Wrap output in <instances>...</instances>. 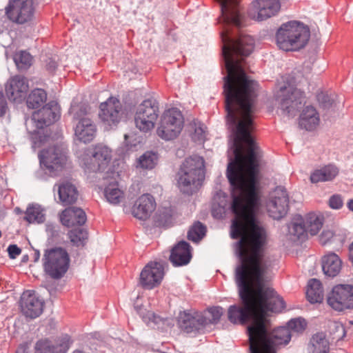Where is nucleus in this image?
I'll list each match as a JSON object with an SVG mask.
<instances>
[{
	"label": "nucleus",
	"instance_id": "obj_8",
	"mask_svg": "<svg viewBox=\"0 0 353 353\" xmlns=\"http://www.w3.org/2000/svg\"><path fill=\"white\" fill-rule=\"evenodd\" d=\"M183 126V118L177 108H171L163 115L157 132L159 137L165 140H172L181 132Z\"/></svg>",
	"mask_w": 353,
	"mask_h": 353
},
{
	"label": "nucleus",
	"instance_id": "obj_20",
	"mask_svg": "<svg viewBox=\"0 0 353 353\" xmlns=\"http://www.w3.org/2000/svg\"><path fill=\"white\" fill-rule=\"evenodd\" d=\"M29 90L28 79L21 75H15L8 79L6 85V92L10 101L16 103L23 101Z\"/></svg>",
	"mask_w": 353,
	"mask_h": 353
},
{
	"label": "nucleus",
	"instance_id": "obj_49",
	"mask_svg": "<svg viewBox=\"0 0 353 353\" xmlns=\"http://www.w3.org/2000/svg\"><path fill=\"white\" fill-rule=\"evenodd\" d=\"M319 102L321 104V105L324 108H327L332 106L334 101L331 99L330 97L327 94H320L317 97Z\"/></svg>",
	"mask_w": 353,
	"mask_h": 353
},
{
	"label": "nucleus",
	"instance_id": "obj_43",
	"mask_svg": "<svg viewBox=\"0 0 353 353\" xmlns=\"http://www.w3.org/2000/svg\"><path fill=\"white\" fill-rule=\"evenodd\" d=\"M70 241L77 246L83 245L88 239V232L83 229L72 230L68 233Z\"/></svg>",
	"mask_w": 353,
	"mask_h": 353
},
{
	"label": "nucleus",
	"instance_id": "obj_46",
	"mask_svg": "<svg viewBox=\"0 0 353 353\" xmlns=\"http://www.w3.org/2000/svg\"><path fill=\"white\" fill-rule=\"evenodd\" d=\"M343 205L342 196L339 194H334L329 199V206L335 210L341 209Z\"/></svg>",
	"mask_w": 353,
	"mask_h": 353
},
{
	"label": "nucleus",
	"instance_id": "obj_58",
	"mask_svg": "<svg viewBox=\"0 0 353 353\" xmlns=\"http://www.w3.org/2000/svg\"><path fill=\"white\" fill-rule=\"evenodd\" d=\"M341 243H343V242L344 241V239H343V238H342V239H341Z\"/></svg>",
	"mask_w": 353,
	"mask_h": 353
},
{
	"label": "nucleus",
	"instance_id": "obj_3",
	"mask_svg": "<svg viewBox=\"0 0 353 353\" xmlns=\"http://www.w3.org/2000/svg\"><path fill=\"white\" fill-rule=\"evenodd\" d=\"M205 178V161L203 157L192 155L187 157L177 173V185L181 192L192 194L201 185Z\"/></svg>",
	"mask_w": 353,
	"mask_h": 353
},
{
	"label": "nucleus",
	"instance_id": "obj_39",
	"mask_svg": "<svg viewBox=\"0 0 353 353\" xmlns=\"http://www.w3.org/2000/svg\"><path fill=\"white\" fill-rule=\"evenodd\" d=\"M158 156L152 152H145L138 159L137 165L143 169H152L157 163Z\"/></svg>",
	"mask_w": 353,
	"mask_h": 353
},
{
	"label": "nucleus",
	"instance_id": "obj_1",
	"mask_svg": "<svg viewBox=\"0 0 353 353\" xmlns=\"http://www.w3.org/2000/svg\"><path fill=\"white\" fill-rule=\"evenodd\" d=\"M231 185V211L234 217L231 236L240 238L241 263L236 268V281L243 306L231 305L228 312L229 321L248 327L251 353L265 345V315L268 312H280L285 307L283 299L271 288L265 286L272 267L271 258L265 253L266 231L256 219L261 203L258 180L229 181Z\"/></svg>",
	"mask_w": 353,
	"mask_h": 353
},
{
	"label": "nucleus",
	"instance_id": "obj_30",
	"mask_svg": "<svg viewBox=\"0 0 353 353\" xmlns=\"http://www.w3.org/2000/svg\"><path fill=\"white\" fill-rule=\"evenodd\" d=\"M341 268L342 261L336 254L331 252L322 258V269L325 275L334 277L340 272Z\"/></svg>",
	"mask_w": 353,
	"mask_h": 353
},
{
	"label": "nucleus",
	"instance_id": "obj_35",
	"mask_svg": "<svg viewBox=\"0 0 353 353\" xmlns=\"http://www.w3.org/2000/svg\"><path fill=\"white\" fill-rule=\"evenodd\" d=\"M303 221L307 232L311 235H315L323 226V216L321 214L310 212L305 216Z\"/></svg>",
	"mask_w": 353,
	"mask_h": 353
},
{
	"label": "nucleus",
	"instance_id": "obj_55",
	"mask_svg": "<svg viewBox=\"0 0 353 353\" xmlns=\"http://www.w3.org/2000/svg\"><path fill=\"white\" fill-rule=\"evenodd\" d=\"M147 316L149 320H152L153 321H155L156 316L153 312H148Z\"/></svg>",
	"mask_w": 353,
	"mask_h": 353
},
{
	"label": "nucleus",
	"instance_id": "obj_33",
	"mask_svg": "<svg viewBox=\"0 0 353 353\" xmlns=\"http://www.w3.org/2000/svg\"><path fill=\"white\" fill-rule=\"evenodd\" d=\"M329 342L323 333L314 335L307 347L308 353H328Z\"/></svg>",
	"mask_w": 353,
	"mask_h": 353
},
{
	"label": "nucleus",
	"instance_id": "obj_23",
	"mask_svg": "<svg viewBox=\"0 0 353 353\" xmlns=\"http://www.w3.org/2000/svg\"><path fill=\"white\" fill-rule=\"evenodd\" d=\"M59 117V112L57 105L49 103L41 109L33 112L31 122L35 124L37 129H42L45 126L53 123Z\"/></svg>",
	"mask_w": 353,
	"mask_h": 353
},
{
	"label": "nucleus",
	"instance_id": "obj_45",
	"mask_svg": "<svg viewBox=\"0 0 353 353\" xmlns=\"http://www.w3.org/2000/svg\"><path fill=\"white\" fill-rule=\"evenodd\" d=\"M210 318L207 319L208 323H216L220 319L223 314V308L221 307H214L209 310Z\"/></svg>",
	"mask_w": 353,
	"mask_h": 353
},
{
	"label": "nucleus",
	"instance_id": "obj_51",
	"mask_svg": "<svg viewBox=\"0 0 353 353\" xmlns=\"http://www.w3.org/2000/svg\"><path fill=\"white\" fill-rule=\"evenodd\" d=\"M334 327L336 332H339L336 336L338 339H343L345 336V330L343 324L336 322L334 323Z\"/></svg>",
	"mask_w": 353,
	"mask_h": 353
},
{
	"label": "nucleus",
	"instance_id": "obj_48",
	"mask_svg": "<svg viewBox=\"0 0 353 353\" xmlns=\"http://www.w3.org/2000/svg\"><path fill=\"white\" fill-rule=\"evenodd\" d=\"M205 127L203 125H199V126L196 127L194 130V132L192 136V139L195 141H203L205 140Z\"/></svg>",
	"mask_w": 353,
	"mask_h": 353
},
{
	"label": "nucleus",
	"instance_id": "obj_16",
	"mask_svg": "<svg viewBox=\"0 0 353 353\" xmlns=\"http://www.w3.org/2000/svg\"><path fill=\"white\" fill-rule=\"evenodd\" d=\"M8 17L18 23H24L32 20L34 9L32 0H12L6 8Z\"/></svg>",
	"mask_w": 353,
	"mask_h": 353
},
{
	"label": "nucleus",
	"instance_id": "obj_18",
	"mask_svg": "<svg viewBox=\"0 0 353 353\" xmlns=\"http://www.w3.org/2000/svg\"><path fill=\"white\" fill-rule=\"evenodd\" d=\"M164 276V268L158 262H150L140 274V285L145 289L151 290L159 285Z\"/></svg>",
	"mask_w": 353,
	"mask_h": 353
},
{
	"label": "nucleus",
	"instance_id": "obj_9",
	"mask_svg": "<svg viewBox=\"0 0 353 353\" xmlns=\"http://www.w3.org/2000/svg\"><path fill=\"white\" fill-rule=\"evenodd\" d=\"M159 116V107L153 99L144 100L137 108L134 121L137 128L147 132L154 128Z\"/></svg>",
	"mask_w": 353,
	"mask_h": 353
},
{
	"label": "nucleus",
	"instance_id": "obj_15",
	"mask_svg": "<svg viewBox=\"0 0 353 353\" xmlns=\"http://www.w3.org/2000/svg\"><path fill=\"white\" fill-rule=\"evenodd\" d=\"M280 8L278 0H255L252 3L248 14L250 19L261 21L274 16Z\"/></svg>",
	"mask_w": 353,
	"mask_h": 353
},
{
	"label": "nucleus",
	"instance_id": "obj_40",
	"mask_svg": "<svg viewBox=\"0 0 353 353\" xmlns=\"http://www.w3.org/2000/svg\"><path fill=\"white\" fill-rule=\"evenodd\" d=\"M14 61L19 70H27L32 63V57L26 51H20L14 55Z\"/></svg>",
	"mask_w": 353,
	"mask_h": 353
},
{
	"label": "nucleus",
	"instance_id": "obj_31",
	"mask_svg": "<svg viewBox=\"0 0 353 353\" xmlns=\"http://www.w3.org/2000/svg\"><path fill=\"white\" fill-rule=\"evenodd\" d=\"M338 174V168L330 164L314 171L310 175V181L312 183L330 181L335 179Z\"/></svg>",
	"mask_w": 353,
	"mask_h": 353
},
{
	"label": "nucleus",
	"instance_id": "obj_42",
	"mask_svg": "<svg viewBox=\"0 0 353 353\" xmlns=\"http://www.w3.org/2000/svg\"><path fill=\"white\" fill-rule=\"evenodd\" d=\"M205 226L198 221L190 229L188 233V238L192 241L198 242L205 236Z\"/></svg>",
	"mask_w": 353,
	"mask_h": 353
},
{
	"label": "nucleus",
	"instance_id": "obj_32",
	"mask_svg": "<svg viewBox=\"0 0 353 353\" xmlns=\"http://www.w3.org/2000/svg\"><path fill=\"white\" fill-rule=\"evenodd\" d=\"M306 296L312 303L323 301L324 297L323 289L321 283L319 280L312 279L308 281Z\"/></svg>",
	"mask_w": 353,
	"mask_h": 353
},
{
	"label": "nucleus",
	"instance_id": "obj_14",
	"mask_svg": "<svg viewBox=\"0 0 353 353\" xmlns=\"http://www.w3.org/2000/svg\"><path fill=\"white\" fill-rule=\"evenodd\" d=\"M270 324L269 320L267 319V314L265 315V345H260V351L261 352H265L266 349H269L272 353H276L275 347L288 344L292 337L291 331L286 327H281L274 330V331L269 334L268 332V326Z\"/></svg>",
	"mask_w": 353,
	"mask_h": 353
},
{
	"label": "nucleus",
	"instance_id": "obj_11",
	"mask_svg": "<svg viewBox=\"0 0 353 353\" xmlns=\"http://www.w3.org/2000/svg\"><path fill=\"white\" fill-rule=\"evenodd\" d=\"M122 116V105L116 97H110L99 105V117L105 126H116L120 122Z\"/></svg>",
	"mask_w": 353,
	"mask_h": 353
},
{
	"label": "nucleus",
	"instance_id": "obj_13",
	"mask_svg": "<svg viewBox=\"0 0 353 353\" xmlns=\"http://www.w3.org/2000/svg\"><path fill=\"white\" fill-rule=\"evenodd\" d=\"M88 159H83L86 168L93 172L100 171L107 167L112 159V150L106 145L97 144L89 153Z\"/></svg>",
	"mask_w": 353,
	"mask_h": 353
},
{
	"label": "nucleus",
	"instance_id": "obj_53",
	"mask_svg": "<svg viewBox=\"0 0 353 353\" xmlns=\"http://www.w3.org/2000/svg\"><path fill=\"white\" fill-rule=\"evenodd\" d=\"M57 63L54 60L50 59L47 62L46 69L48 71H49V72L53 73L57 69Z\"/></svg>",
	"mask_w": 353,
	"mask_h": 353
},
{
	"label": "nucleus",
	"instance_id": "obj_10",
	"mask_svg": "<svg viewBox=\"0 0 353 353\" xmlns=\"http://www.w3.org/2000/svg\"><path fill=\"white\" fill-rule=\"evenodd\" d=\"M327 303L339 312L353 309V285L339 284L334 286L327 294Z\"/></svg>",
	"mask_w": 353,
	"mask_h": 353
},
{
	"label": "nucleus",
	"instance_id": "obj_27",
	"mask_svg": "<svg viewBox=\"0 0 353 353\" xmlns=\"http://www.w3.org/2000/svg\"><path fill=\"white\" fill-rule=\"evenodd\" d=\"M61 223L66 227H72L76 225H83L86 221L85 212L79 208H68L62 211L60 214Z\"/></svg>",
	"mask_w": 353,
	"mask_h": 353
},
{
	"label": "nucleus",
	"instance_id": "obj_41",
	"mask_svg": "<svg viewBox=\"0 0 353 353\" xmlns=\"http://www.w3.org/2000/svg\"><path fill=\"white\" fill-rule=\"evenodd\" d=\"M290 233L294 236V239L303 240L306 238L308 233L303 220H297L292 223L290 228Z\"/></svg>",
	"mask_w": 353,
	"mask_h": 353
},
{
	"label": "nucleus",
	"instance_id": "obj_22",
	"mask_svg": "<svg viewBox=\"0 0 353 353\" xmlns=\"http://www.w3.org/2000/svg\"><path fill=\"white\" fill-rule=\"evenodd\" d=\"M72 341L68 335L58 338L54 342L47 339L39 340L34 345V353H65Z\"/></svg>",
	"mask_w": 353,
	"mask_h": 353
},
{
	"label": "nucleus",
	"instance_id": "obj_5",
	"mask_svg": "<svg viewBox=\"0 0 353 353\" xmlns=\"http://www.w3.org/2000/svg\"><path fill=\"white\" fill-rule=\"evenodd\" d=\"M70 113L76 122L74 134L77 138L83 143L92 141L97 134V126L91 117L89 106L81 103L72 104Z\"/></svg>",
	"mask_w": 353,
	"mask_h": 353
},
{
	"label": "nucleus",
	"instance_id": "obj_19",
	"mask_svg": "<svg viewBox=\"0 0 353 353\" xmlns=\"http://www.w3.org/2000/svg\"><path fill=\"white\" fill-rule=\"evenodd\" d=\"M288 203L286 191L281 188L275 189L266 205L269 215L274 219L283 217L287 214Z\"/></svg>",
	"mask_w": 353,
	"mask_h": 353
},
{
	"label": "nucleus",
	"instance_id": "obj_50",
	"mask_svg": "<svg viewBox=\"0 0 353 353\" xmlns=\"http://www.w3.org/2000/svg\"><path fill=\"white\" fill-rule=\"evenodd\" d=\"M8 252L10 257L14 259L21 254V250L17 245H10L8 248Z\"/></svg>",
	"mask_w": 353,
	"mask_h": 353
},
{
	"label": "nucleus",
	"instance_id": "obj_36",
	"mask_svg": "<svg viewBox=\"0 0 353 353\" xmlns=\"http://www.w3.org/2000/svg\"><path fill=\"white\" fill-rule=\"evenodd\" d=\"M104 193L107 201L114 205L119 204L124 199V193L119 188L117 183L108 185L105 188Z\"/></svg>",
	"mask_w": 353,
	"mask_h": 353
},
{
	"label": "nucleus",
	"instance_id": "obj_52",
	"mask_svg": "<svg viewBox=\"0 0 353 353\" xmlns=\"http://www.w3.org/2000/svg\"><path fill=\"white\" fill-rule=\"evenodd\" d=\"M6 108L7 102L6 97H4L3 92L0 91V116H2L6 113Z\"/></svg>",
	"mask_w": 353,
	"mask_h": 353
},
{
	"label": "nucleus",
	"instance_id": "obj_56",
	"mask_svg": "<svg viewBox=\"0 0 353 353\" xmlns=\"http://www.w3.org/2000/svg\"><path fill=\"white\" fill-rule=\"evenodd\" d=\"M347 208L353 212V199H350L347 203Z\"/></svg>",
	"mask_w": 353,
	"mask_h": 353
},
{
	"label": "nucleus",
	"instance_id": "obj_26",
	"mask_svg": "<svg viewBox=\"0 0 353 353\" xmlns=\"http://www.w3.org/2000/svg\"><path fill=\"white\" fill-rule=\"evenodd\" d=\"M57 187L60 202L63 205L74 203L79 197V191L75 185L68 181H64L55 185Z\"/></svg>",
	"mask_w": 353,
	"mask_h": 353
},
{
	"label": "nucleus",
	"instance_id": "obj_57",
	"mask_svg": "<svg viewBox=\"0 0 353 353\" xmlns=\"http://www.w3.org/2000/svg\"><path fill=\"white\" fill-rule=\"evenodd\" d=\"M143 319H144V321H145V322L148 323V322L147 321V320H146V317H143Z\"/></svg>",
	"mask_w": 353,
	"mask_h": 353
},
{
	"label": "nucleus",
	"instance_id": "obj_28",
	"mask_svg": "<svg viewBox=\"0 0 353 353\" xmlns=\"http://www.w3.org/2000/svg\"><path fill=\"white\" fill-rule=\"evenodd\" d=\"M191 258L190 246L185 241H181L175 245L170 256V260L174 266L187 265Z\"/></svg>",
	"mask_w": 353,
	"mask_h": 353
},
{
	"label": "nucleus",
	"instance_id": "obj_44",
	"mask_svg": "<svg viewBox=\"0 0 353 353\" xmlns=\"http://www.w3.org/2000/svg\"><path fill=\"white\" fill-rule=\"evenodd\" d=\"M306 327V322L301 318L292 319L288 322V327L290 330H293L296 332H302Z\"/></svg>",
	"mask_w": 353,
	"mask_h": 353
},
{
	"label": "nucleus",
	"instance_id": "obj_59",
	"mask_svg": "<svg viewBox=\"0 0 353 353\" xmlns=\"http://www.w3.org/2000/svg\"><path fill=\"white\" fill-rule=\"evenodd\" d=\"M351 323H352V324H353V321H352V322H351Z\"/></svg>",
	"mask_w": 353,
	"mask_h": 353
},
{
	"label": "nucleus",
	"instance_id": "obj_25",
	"mask_svg": "<svg viewBox=\"0 0 353 353\" xmlns=\"http://www.w3.org/2000/svg\"><path fill=\"white\" fill-rule=\"evenodd\" d=\"M178 324L181 330L187 333L199 332L208 324L207 319L201 314L192 316L187 312L179 313Z\"/></svg>",
	"mask_w": 353,
	"mask_h": 353
},
{
	"label": "nucleus",
	"instance_id": "obj_47",
	"mask_svg": "<svg viewBox=\"0 0 353 353\" xmlns=\"http://www.w3.org/2000/svg\"><path fill=\"white\" fill-rule=\"evenodd\" d=\"M336 237V234L332 230H324L320 235V243L325 245L331 241H334Z\"/></svg>",
	"mask_w": 353,
	"mask_h": 353
},
{
	"label": "nucleus",
	"instance_id": "obj_54",
	"mask_svg": "<svg viewBox=\"0 0 353 353\" xmlns=\"http://www.w3.org/2000/svg\"><path fill=\"white\" fill-rule=\"evenodd\" d=\"M349 258L353 264V242L350 245L349 247Z\"/></svg>",
	"mask_w": 353,
	"mask_h": 353
},
{
	"label": "nucleus",
	"instance_id": "obj_12",
	"mask_svg": "<svg viewBox=\"0 0 353 353\" xmlns=\"http://www.w3.org/2000/svg\"><path fill=\"white\" fill-rule=\"evenodd\" d=\"M41 165H43L50 173L61 170L67 162V156L63 148L50 146L43 150L39 154Z\"/></svg>",
	"mask_w": 353,
	"mask_h": 353
},
{
	"label": "nucleus",
	"instance_id": "obj_7",
	"mask_svg": "<svg viewBox=\"0 0 353 353\" xmlns=\"http://www.w3.org/2000/svg\"><path fill=\"white\" fill-rule=\"evenodd\" d=\"M276 100L283 113L293 117L305 103L303 92L292 85L280 87L276 95Z\"/></svg>",
	"mask_w": 353,
	"mask_h": 353
},
{
	"label": "nucleus",
	"instance_id": "obj_29",
	"mask_svg": "<svg viewBox=\"0 0 353 353\" xmlns=\"http://www.w3.org/2000/svg\"><path fill=\"white\" fill-rule=\"evenodd\" d=\"M320 118L316 110L311 105L306 106L299 117V124L306 130H313L319 124Z\"/></svg>",
	"mask_w": 353,
	"mask_h": 353
},
{
	"label": "nucleus",
	"instance_id": "obj_21",
	"mask_svg": "<svg viewBox=\"0 0 353 353\" xmlns=\"http://www.w3.org/2000/svg\"><path fill=\"white\" fill-rule=\"evenodd\" d=\"M21 307L25 316L35 319L43 312V301L35 291L26 290L23 292L21 297Z\"/></svg>",
	"mask_w": 353,
	"mask_h": 353
},
{
	"label": "nucleus",
	"instance_id": "obj_38",
	"mask_svg": "<svg viewBox=\"0 0 353 353\" xmlns=\"http://www.w3.org/2000/svg\"><path fill=\"white\" fill-rule=\"evenodd\" d=\"M47 99V94L43 89H34L27 99V105L30 108H37L43 105Z\"/></svg>",
	"mask_w": 353,
	"mask_h": 353
},
{
	"label": "nucleus",
	"instance_id": "obj_2",
	"mask_svg": "<svg viewBox=\"0 0 353 353\" xmlns=\"http://www.w3.org/2000/svg\"><path fill=\"white\" fill-rule=\"evenodd\" d=\"M221 36L228 72L223 86L227 118L232 124H236L234 159L228 163L227 177L232 181L258 180L259 148L251 136L254 129L253 98L258 83L249 79L243 66L244 59L254 50V40L244 34L232 39L227 27Z\"/></svg>",
	"mask_w": 353,
	"mask_h": 353
},
{
	"label": "nucleus",
	"instance_id": "obj_37",
	"mask_svg": "<svg viewBox=\"0 0 353 353\" xmlns=\"http://www.w3.org/2000/svg\"><path fill=\"white\" fill-rule=\"evenodd\" d=\"M28 222L41 223L45 221L43 209L39 205H31L28 207L24 218Z\"/></svg>",
	"mask_w": 353,
	"mask_h": 353
},
{
	"label": "nucleus",
	"instance_id": "obj_17",
	"mask_svg": "<svg viewBox=\"0 0 353 353\" xmlns=\"http://www.w3.org/2000/svg\"><path fill=\"white\" fill-rule=\"evenodd\" d=\"M221 6V15L219 23L225 26H234L240 28L243 26V18L240 14L239 0H217Z\"/></svg>",
	"mask_w": 353,
	"mask_h": 353
},
{
	"label": "nucleus",
	"instance_id": "obj_24",
	"mask_svg": "<svg viewBox=\"0 0 353 353\" xmlns=\"http://www.w3.org/2000/svg\"><path fill=\"white\" fill-rule=\"evenodd\" d=\"M156 208V202L154 197L150 194L140 196L132 208V214L134 217L139 220L145 221L151 216Z\"/></svg>",
	"mask_w": 353,
	"mask_h": 353
},
{
	"label": "nucleus",
	"instance_id": "obj_6",
	"mask_svg": "<svg viewBox=\"0 0 353 353\" xmlns=\"http://www.w3.org/2000/svg\"><path fill=\"white\" fill-rule=\"evenodd\" d=\"M69 265L70 256L65 249L54 248L46 250L43 255V268L51 278H61L68 271Z\"/></svg>",
	"mask_w": 353,
	"mask_h": 353
},
{
	"label": "nucleus",
	"instance_id": "obj_4",
	"mask_svg": "<svg viewBox=\"0 0 353 353\" xmlns=\"http://www.w3.org/2000/svg\"><path fill=\"white\" fill-rule=\"evenodd\" d=\"M307 27L297 21L283 24L276 33V43L285 51L299 50L305 46L310 39Z\"/></svg>",
	"mask_w": 353,
	"mask_h": 353
},
{
	"label": "nucleus",
	"instance_id": "obj_34",
	"mask_svg": "<svg viewBox=\"0 0 353 353\" xmlns=\"http://www.w3.org/2000/svg\"><path fill=\"white\" fill-rule=\"evenodd\" d=\"M173 210L170 207L159 208L153 216L154 224L157 227L168 226L172 223Z\"/></svg>",
	"mask_w": 353,
	"mask_h": 353
}]
</instances>
